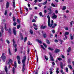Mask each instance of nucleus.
Segmentation results:
<instances>
[{"label": "nucleus", "instance_id": "nucleus-29", "mask_svg": "<svg viewBox=\"0 0 74 74\" xmlns=\"http://www.w3.org/2000/svg\"><path fill=\"white\" fill-rule=\"evenodd\" d=\"M48 49H49V50H51V51H53V48L51 47H49Z\"/></svg>", "mask_w": 74, "mask_h": 74}, {"label": "nucleus", "instance_id": "nucleus-11", "mask_svg": "<svg viewBox=\"0 0 74 74\" xmlns=\"http://www.w3.org/2000/svg\"><path fill=\"white\" fill-rule=\"evenodd\" d=\"M71 47H69L68 48V49L67 50V52L68 53L69 52H70L71 51Z\"/></svg>", "mask_w": 74, "mask_h": 74}, {"label": "nucleus", "instance_id": "nucleus-64", "mask_svg": "<svg viewBox=\"0 0 74 74\" xmlns=\"http://www.w3.org/2000/svg\"><path fill=\"white\" fill-rule=\"evenodd\" d=\"M37 0H34V2L35 3H37Z\"/></svg>", "mask_w": 74, "mask_h": 74}, {"label": "nucleus", "instance_id": "nucleus-51", "mask_svg": "<svg viewBox=\"0 0 74 74\" xmlns=\"http://www.w3.org/2000/svg\"><path fill=\"white\" fill-rule=\"evenodd\" d=\"M51 32L52 33H55V30L54 29H53L51 30Z\"/></svg>", "mask_w": 74, "mask_h": 74}, {"label": "nucleus", "instance_id": "nucleus-61", "mask_svg": "<svg viewBox=\"0 0 74 74\" xmlns=\"http://www.w3.org/2000/svg\"><path fill=\"white\" fill-rule=\"evenodd\" d=\"M53 73V72L52 71H50V74H52Z\"/></svg>", "mask_w": 74, "mask_h": 74}, {"label": "nucleus", "instance_id": "nucleus-46", "mask_svg": "<svg viewBox=\"0 0 74 74\" xmlns=\"http://www.w3.org/2000/svg\"><path fill=\"white\" fill-rule=\"evenodd\" d=\"M32 22H36V21L35 19H33L32 21Z\"/></svg>", "mask_w": 74, "mask_h": 74}, {"label": "nucleus", "instance_id": "nucleus-34", "mask_svg": "<svg viewBox=\"0 0 74 74\" xmlns=\"http://www.w3.org/2000/svg\"><path fill=\"white\" fill-rule=\"evenodd\" d=\"M43 36L44 38H45L47 37V35L46 34H43Z\"/></svg>", "mask_w": 74, "mask_h": 74}, {"label": "nucleus", "instance_id": "nucleus-40", "mask_svg": "<svg viewBox=\"0 0 74 74\" xmlns=\"http://www.w3.org/2000/svg\"><path fill=\"white\" fill-rule=\"evenodd\" d=\"M27 44L28 45H32V43L31 42H30L29 41L28 42Z\"/></svg>", "mask_w": 74, "mask_h": 74}, {"label": "nucleus", "instance_id": "nucleus-43", "mask_svg": "<svg viewBox=\"0 0 74 74\" xmlns=\"http://www.w3.org/2000/svg\"><path fill=\"white\" fill-rule=\"evenodd\" d=\"M51 5L53 7H56V6H55V5L53 3H52L51 4Z\"/></svg>", "mask_w": 74, "mask_h": 74}, {"label": "nucleus", "instance_id": "nucleus-9", "mask_svg": "<svg viewBox=\"0 0 74 74\" xmlns=\"http://www.w3.org/2000/svg\"><path fill=\"white\" fill-rule=\"evenodd\" d=\"M16 27H14L13 28V33H14V35H16Z\"/></svg>", "mask_w": 74, "mask_h": 74}, {"label": "nucleus", "instance_id": "nucleus-62", "mask_svg": "<svg viewBox=\"0 0 74 74\" xmlns=\"http://www.w3.org/2000/svg\"><path fill=\"white\" fill-rule=\"evenodd\" d=\"M47 10H44V12H45V13H47Z\"/></svg>", "mask_w": 74, "mask_h": 74}, {"label": "nucleus", "instance_id": "nucleus-14", "mask_svg": "<svg viewBox=\"0 0 74 74\" xmlns=\"http://www.w3.org/2000/svg\"><path fill=\"white\" fill-rule=\"evenodd\" d=\"M13 7L14 8H15V0H13Z\"/></svg>", "mask_w": 74, "mask_h": 74}, {"label": "nucleus", "instance_id": "nucleus-55", "mask_svg": "<svg viewBox=\"0 0 74 74\" xmlns=\"http://www.w3.org/2000/svg\"><path fill=\"white\" fill-rule=\"evenodd\" d=\"M18 64H21V61L19 60H18Z\"/></svg>", "mask_w": 74, "mask_h": 74}, {"label": "nucleus", "instance_id": "nucleus-26", "mask_svg": "<svg viewBox=\"0 0 74 74\" xmlns=\"http://www.w3.org/2000/svg\"><path fill=\"white\" fill-rule=\"evenodd\" d=\"M74 22L73 21H71V22L70 23L71 26H72V25L74 24Z\"/></svg>", "mask_w": 74, "mask_h": 74}, {"label": "nucleus", "instance_id": "nucleus-22", "mask_svg": "<svg viewBox=\"0 0 74 74\" xmlns=\"http://www.w3.org/2000/svg\"><path fill=\"white\" fill-rule=\"evenodd\" d=\"M8 51H9V54L10 55H11V51H10V48H9L8 49Z\"/></svg>", "mask_w": 74, "mask_h": 74}, {"label": "nucleus", "instance_id": "nucleus-60", "mask_svg": "<svg viewBox=\"0 0 74 74\" xmlns=\"http://www.w3.org/2000/svg\"><path fill=\"white\" fill-rule=\"evenodd\" d=\"M65 29L66 30H69V28H68V27H65Z\"/></svg>", "mask_w": 74, "mask_h": 74}, {"label": "nucleus", "instance_id": "nucleus-28", "mask_svg": "<svg viewBox=\"0 0 74 74\" xmlns=\"http://www.w3.org/2000/svg\"><path fill=\"white\" fill-rule=\"evenodd\" d=\"M57 60H59V61H60V60H62V59L61 58H57Z\"/></svg>", "mask_w": 74, "mask_h": 74}, {"label": "nucleus", "instance_id": "nucleus-17", "mask_svg": "<svg viewBox=\"0 0 74 74\" xmlns=\"http://www.w3.org/2000/svg\"><path fill=\"white\" fill-rule=\"evenodd\" d=\"M6 5V8H8V7H9V3L8 2H7Z\"/></svg>", "mask_w": 74, "mask_h": 74}, {"label": "nucleus", "instance_id": "nucleus-24", "mask_svg": "<svg viewBox=\"0 0 74 74\" xmlns=\"http://www.w3.org/2000/svg\"><path fill=\"white\" fill-rule=\"evenodd\" d=\"M45 59H46V60H48V58L47 56H45Z\"/></svg>", "mask_w": 74, "mask_h": 74}, {"label": "nucleus", "instance_id": "nucleus-52", "mask_svg": "<svg viewBox=\"0 0 74 74\" xmlns=\"http://www.w3.org/2000/svg\"><path fill=\"white\" fill-rule=\"evenodd\" d=\"M17 22H18V23H20V21H19L18 19L17 20Z\"/></svg>", "mask_w": 74, "mask_h": 74}, {"label": "nucleus", "instance_id": "nucleus-2", "mask_svg": "<svg viewBox=\"0 0 74 74\" xmlns=\"http://www.w3.org/2000/svg\"><path fill=\"white\" fill-rule=\"evenodd\" d=\"M47 18H48V26L51 27V26L53 25V21L52 20L51 22V21L50 20V17L49 15L47 16Z\"/></svg>", "mask_w": 74, "mask_h": 74}, {"label": "nucleus", "instance_id": "nucleus-19", "mask_svg": "<svg viewBox=\"0 0 74 74\" xmlns=\"http://www.w3.org/2000/svg\"><path fill=\"white\" fill-rule=\"evenodd\" d=\"M16 62H14V67L15 68H16Z\"/></svg>", "mask_w": 74, "mask_h": 74}, {"label": "nucleus", "instance_id": "nucleus-48", "mask_svg": "<svg viewBox=\"0 0 74 74\" xmlns=\"http://www.w3.org/2000/svg\"><path fill=\"white\" fill-rule=\"evenodd\" d=\"M16 23L15 22H14L13 23V25L14 26H16Z\"/></svg>", "mask_w": 74, "mask_h": 74}, {"label": "nucleus", "instance_id": "nucleus-32", "mask_svg": "<svg viewBox=\"0 0 74 74\" xmlns=\"http://www.w3.org/2000/svg\"><path fill=\"white\" fill-rule=\"evenodd\" d=\"M69 67L70 69H73V68H72V67L71 66V65H69Z\"/></svg>", "mask_w": 74, "mask_h": 74}, {"label": "nucleus", "instance_id": "nucleus-54", "mask_svg": "<svg viewBox=\"0 0 74 74\" xmlns=\"http://www.w3.org/2000/svg\"><path fill=\"white\" fill-rule=\"evenodd\" d=\"M60 42H61V44H62V42H63V41H62V40H60Z\"/></svg>", "mask_w": 74, "mask_h": 74}, {"label": "nucleus", "instance_id": "nucleus-47", "mask_svg": "<svg viewBox=\"0 0 74 74\" xmlns=\"http://www.w3.org/2000/svg\"><path fill=\"white\" fill-rule=\"evenodd\" d=\"M33 26H34V27H37V25H36V24L34 23L33 24Z\"/></svg>", "mask_w": 74, "mask_h": 74}, {"label": "nucleus", "instance_id": "nucleus-12", "mask_svg": "<svg viewBox=\"0 0 74 74\" xmlns=\"http://www.w3.org/2000/svg\"><path fill=\"white\" fill-rule=\"evenodd\" d=\"M51 17L53 19H56L57 16H56V15H54L52 16Z\"/></svg>", "mask_w": 74, "mask_h": 74}, {"label": "nucleus", "instance_id": "nucleus-7", "mask_svg": "<svg viewBox=\"0 0 74 74\" xmlns=\"http://www.w3.org/2000/svg\"><path fill=\"white\" fill-rule=\"evenodd\" d=\"M12 41L13 42V46H14L15 48H16V46H17V45H16V44H15V41L14 40V39H13Z\"/></svg>", "mask_w": 74, "mask_h": 74}, {"label": "nucleus", "instance_id": "nucleus-3", "mask_svg": "<svg viewBox=\"0 0 74 74\" xmlns=\"http://www.w3.org/2000/svg\"><path fill=\"white\" fill-rule=\"evenodd\" d=\"M4 53H3L2 55V56L1 57V58L2 59V60H3V62H5V59H6V57L5 56H4Z\"/></svg>", "mask_w": 74, "mask_h": 74}, {"label": "nucleus", "instance_id": "nucleus-39", "mask_svg": "<svg viewBox=\"0 0 74 74\" xmlns=\"http://www.w3.org/2000/svg\"><path fill=\"white\" fill-rule=\"evenodd\" d=\"M60 72L62 74H64V72H63V70L62 69L60 71Z\"/></svg>", "mask_w": 74, "mask_h": 74}, {"label": "nucleus", "instance_id": "nucleus-44", "mask_svg": "<svg viewBox=\"0 0 74 74\" xmlns=\"http://www.w3.org/2000/svg\"><path fill=\"white\" fill-rule=\"evenodd\" d=\"M7 14V11L6 10H5V12L4 13L5 15H6Z\"/></svg>", "mask_w": 74, "mask_h": 74}, {"label": "nucleus", "instance_id": "nucleus-63", "mask_svg": "<svg viewBox=\"0 0 74 74\" xmlns=\"http://www.w3.org/2000/svg\"><path fill=\"white\" fill-rule=\"evenodd\" d=\"M52 64H53V65H55V63L54 62H53L52 63Z\"/></svg>", "mask_w": 74, "mask_h": 74}, {"label": "nucleus", "instance_id": "nucleus-50", "mask_svg": "<svg viewBox=\"0 0 74 74\" xmlns=\"http://www.w3.org/2000/svg\"><path fill=\"white\" fill-rule=\"evenodd\" d=\"M19 27H20V25H17V29H19Z\"/></svg>", "mask_w": 74, "mask_h": 74}, {"label": "nucleus", "instance_id": "nucleus-57", "mask_svg": "<svg viewBox=\"0 0 74 74\" xmlns=\"http://www.w3.org/2000/svg\"><path fill=\"white\" fill-rule=\"evenodd\" d=\"M2 33H3L4 31H3V28H2L1 30Z\"/></svg>", "mask_w": 74, "mask_h": 74}, {"label": "nucleus", "instance_id": "nucleus-31", "mask_svg": "<svg viewBox=\"0 0 74 74\" xmlns=\"http://www.w3.org/2000/svg\"><path fill=\"white\" fill-rule=\"evenodd\" d=\"M30 33L31 34H33V31L32 30H30Z\"/></svg>", "mask_w": 74, "mask_h": 74}, {"label": "nucleus", "instance_id": "nucleus-18", "mask_svg": "<svg viewBox=\"0 0 74 74\" xmlns=\"http://www.w3.org/2000/svg\"><path fill=\"white\" fill-rule=\"evenodd\" d=\"M48 10H49V11H50V13H48L49 14H51V13H52V11H51V9L50 8H49L48 9Z\"/></svg>", "mask_w": 74, "mask_h": 74}, {"label": "nucleus", "instance_id": "nucleus-42", "mask_svg": "<svg viewBox=\"0 0 74 74\" xmlns=\"http://www.w3.org/2000/svg\"><path fill=\"white\" fill-rule=\"evenodd\" d=\"M61 58H63V59H64L65 57H64V56L63 55H61Z\"/></svg>", "mask_w": 74, "mask_h": 74}, {"label": "nucleus", "instance_id": "nucleus-49", "mask_svg": "<svg viewBox=\"0 0 74 74\" xmlns=\"http://www.w3.org/2000/svg\"><path fill=\"white\" fill-rule=\"evenodd\" d=\"M43 44L45 48H46V47H47V45H45V43H43Z\"/></svg>", "mask_w": 74, "mask_h": 74}, {"label": "nucleus", "instance_id": "nucleus-27", "mask_svg": "<svg viewBox=\"0 0 74 74\" xmlns=\"http://www.w3.org/2000/svg\"><path fill=\"white\" fill-rule=\"evenodd\" d=\"M62 10H66V7L63 6Z\"/></svg>", "mask_w": 74, "mask_h": 74}, {"label": "nucleus", "instance_id": "nucleus-23", "mask_svg": "<svg viewBox=\"0 0 74 74\" xmlns=\"http://www.w3.org/2000/svg\"><path fill=\"white\" fill-rule=\"evenodd\" d=\"M60 66L61 69H63V64H62V62H60Z\"/></svg>", "mask_w": 74, "mask_h": 74}, {"label": "nucleus", "instance_id": "nucleus-21", "mask_svg": "<svg viewBox=\"0 0 74 74\" xmlns=\"http://www.w3.org/2000/svg\"><path fill=\"white\" fill-rule=\"evenodd\" d=\"M70 36H71V40H73V36H72L71 34Z\"/></svg>", "mask_w": 74, "mask_h": 74}, {"label": "nucleus", "instance_id": "nucleus-16", "mask_svg": "<svg viewBox=\"0 0 74 74\" xmlns=\"http://www.w3.org/2000/svg\"><path fill=\"white\" fill-rule=\"evenodd\" d=\"M57 69L56 70V74H58L59 73V68H56Z\"/></svg>", "mask_w": 74, "mask_h": 74}, {"label": "nucleus", "instance_id": "nucleus-6", "mask_svg": "<svg viewBox=\"0 0 74 74\" xmlns=\"http://www.w3.org/2000/svg\"><path fill=\"white\" fill-rule=\"evenodd\" d=\"M9 62H7V64H12V60L11 59H9Z\"/></svg>", "mask_w": 74, "mask_h": 74}, {"label": "nucleus", "instance_id": "nucleus-13", "mask_svg": "<svg viewBox=\"0 0 74 74\" xmlns=\"http://www.w3.org/2000/svg\"><path fill=\"white\" fill-rule=\"evenodd\" d=\"M60 52V50L58 49H56L55 50V52L56 53H58V52Z\"/></svg>", "mask_w": 74, "mask_h": 74}, {"label": "nucleus", "instance_id": "nucleus-35", "mask_svg": "<svg viewBox=\"0 0 74 74\" xmlns=\"http://www.w3.org/2000/svg\"><path fill=\"white\" fill-rule=\"evenodd\" d=\"M65 70L66 72H67V73H68V72H69V70L68 69V68H66Z\"/></svg>", "mask_w": 74, "mask_h": 74}, {"label": "nucleus", "instance_id": "nucleus-37", "mask_svg": "<svg viewBox=\"0 0 74 74\" xmlns=\"http://www.w3.org/2000/svg\"><path fill=\"white\" fill-rule=\"evenodd\" d=\"M46 41L47 42V43L48 44H50V42H49V41L48 40H47Z\"/></svg>", "mask_w": 74, "mask_h": 74}, {"label": "nucleus", "instance_id": "nucleus-33", "mask_svg": "<svg viewBox=\"0 0 74 74\" xmlns=\"http://www.w3.org/2000/svg\"><path fill=\"white\" fill-rule=\"evenodd\" d=\"M27 40V37H25L24 38V42H25Z\"/></svg>", "mask_w": 74, "mask_h": 74}, {"label": "nucleus", "instance_id": "nucleus-10", "mask_svg": "<svg viewBox=\"0 0 74 74\" xmlns=\"http://www.w3.org/2000/svg\"><path fill=\"white\" fill-rule=\"evenodd\" d=\"M47 27L46 26H43V25H42L40 27V29H46Z\"/></svg>", "mask_w": 74, "mask_h": 74}, {"label": "nucleus", "instance_id": "nucleus-56", "mask_svg": "<svg viewBox=\"0 0 74 74\" xmlns=\"http://www.w3.org/2000/svg\"><path fill=\"white\" fill-rule=\"evenodd\" d=\"M38 6L39 7H41V4L40 3L39 4H38Z\"/></svg>", "mask_w": 74, "mask_h": 74}, {"label": "nucleus", "instance_id": "nucleus-45", "mask_svg": "<svg viewBox=\"0 0 74 74\" xmlns=\"http://www.w3.org/2000/svg\"><path fill=\"white\" fill-rule=\"evenodd\" d=\"M6 42L8 44H10V41L8 40H6Z\"/></svg>", "mask_w": 74, "mask_h": 74}, {"label": "nucleus", "instance_id": "nucleus-59", "mask_svg": "<svg viewBox=\"0 0 74 74\" xmlns=\"http://www.w3.org/2000/svg\"><path fill=\"white\" fill-rule=\"evenodd\" d=\"M47 1L43 3V4H44V5H45V4H47Z\"/></svg>", "mask_w": 74, "mask_h": 74}, {"label": "nucleus", "instance_id": "nucleus-25", "mask_svg": "<svg viewBox=\"0 0 74 74\" xmlns=\"http://www.w3.org/2000/svg\"><path fill=\"white\" fill-rule=\"evenodd\" d=\"M20 36H21V40H23V36H22V34H21V33H20Z\"/></svg>", "mask_w": 74, "mask_h": 74}, {"label": "nucleus", "instance_id": "nucleus-53", "mask_svg": "<svg viewBox=\"0 0 74 74\" xmlns=\"http://www.w3.org/2000/svg\"><path fill=\"white\" fill-rule=\"evenodd\" d=\"M13 21H15V18L14 17H13Z\"/></svg>", "mask_w": 74, "mask_h": 74}, {"label": "nucleus", "instance_id": "nucleus-4", "mask_svg": "<svg viewBox=\"0 0 74 74\" xmlns=\"http://www.w3.org/2000/svg\"><path fill=\"white\" fill-rule=\"evenodd\" d=\"M4 26H5V27H4L5 29V30H6V31H7V30H8L9 32H11V28H9L8 30L7 29V27H6L7 24H5L4 25Z\"/></svg>", "mask_w": 74, "mask_h": 74}, {"label": "nucleus", "instance_id": "nucleus-36", "mask_svg": "<svg viewBox=\"0 0 74 74\" xmlns=\"http://www.w3.org/2000/svg\"><path fill=\"white\" fill-rule=\"evenodd\" d=\"M20 57L19 56H17V59L18 60H20Z\"/></svg>", "mask_w": 74, "mask_h": 74}, {"label": "nucleus", "instance_id": "nucleus-5", "mask_svg": "<svg viewBox=\"0 0 74 74\" xmlns=\"http://www.w3.org/2000/svg\"><path fill=\"white\" fill-rule=\"evenodd\" d=\"M49 54L50 56V59L52 61V62H53L54 61V60L53 58V57L52 56V54H51V53L49 52Z\"/></svg>", "mask_w": 74, "mask_h": 74}, {"label": "nucleus", "instance_id": "nucleus-38", "mask_svg": "<svg viewBox=\"0 0 74 74\" xmlns=\"http://www.w3.org/2000/svg\"><path fill=\"white\" fill-rule=\"evenodd\" d=\"M36 57L37 58V62H38V56H37V55H36Z\"/></svg>", "mask_w": 74, "mask_h": 74}, {"label": "nucleus", "instance_id": "nucleus-30", "mask_svg": "<svg viewBox=\"0 0 74 74\" xmlns=\"http://www.w3.org/2000/svg\"><path fill=\"white\" fill-rule=\"evenodd\" d=\"M39 15L41 16H44V15H42V13L41 12H40L39 14Z\"/></svg>", "mask_w": 74, "mask_h": 74}, {"label": "nucleus", "instance_id": "nucleus-41", "mask_svg": "<svg viewBox=\"0 0 74 74\" xmlns=\"http://www.w3.org/2000/svg\"><path fill=\"white\" fill-rule=\"evenodd\" d=\"M40 46L41 47H42V49H45V48L44 47V46H42V45H41Z\"/></svg>", "mask_w": 74, "mask_h": 74}, {"label": "nucleus", "instance_id": "nucleus-15", "mask_svg": "<svg viewBox=\"0 0 74 74\" xmlns=\"http://www.w3.org/2000/svg\"><path fill=\"white\" fill-rule=\"evenodd\" d=\"M15 68L14 67L12 69V71L13 74H14L15 73Z\"/></svg>", "mask_w": 74, "mask_h": 74}, {"label": "nucleus", "instance_id": "nucleus-8", "mask_svg": "<svg viewBox=\"0 0 74 74\" xmlns=\"http://www.w3.org/2000/svg\"><path fill=\"white\" fill-rule=\"evenodd\" d=\"M69 32H66L64 35V36H65V37L66 38V39H67V36L66 35H69Z\"/></svg>", "mask_w": 74, "mask_h": 74}, {"label": "nucleus", "instance_id": "nucleus-58", "mask_svg": "<svg viewBox=\"0 0 74 74\" xmlns=\"http://www.w3.org/2000/svg\"><path fill=\"white\" fill-rule=\"evenodd\" d=\"M55 12H56V14H58V11L57 10H56Z\"/></svg>", "mask_w": 74, "mask_h": 74}, {"label": "nucleus", "instance_id": "nucleus-20", "mask_svg": "<svg viewBox=\"0 0 74 74\" xmlns=\"http://www.w3.org/2000/svg\"><path fill=\"white\" fill-rule=\"evenodd\" d=\"M36 41H37L38 42L40 43V44H41V41L38 39H37L36 40Z\"/></svg>", "mask_w": 74, "mask_h": 74}, {"label": "nucleus", "instance_id": "nucleus-1", "mask_svg": "<svg viewBox=\"0 0 74 74\" xmlns=\"http://www.w3.org/2000/svg\"><path fill=\"white\" fill-rule=\"evenodd\" d=\"M26 56H24L23 59L22 60V63L23 64V67L22 69V71L23 72H24L25 71V62H26Z\"/></svg>", "mask_w": 74, "mask_h": 74}]
</instances>
